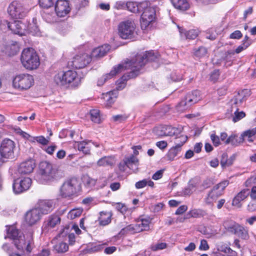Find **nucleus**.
<instances>
[{
    "label": "nucleus",
    "instance_id": "nucleus-1",
    "mask_svg": "<svg viewBox=\"0 0 256 256\" xmlns=\"http://www.w3.org/2000/svg\"><path fill=\"white\" fill-rule=\"evenodd\" d=\"M63 176L62 172L46 161L41 162L35 176L36 180L42 184H48Z\"/></svg>",
    "mask_w": 256,
    "mask_h": 256
},
{
    "label": "nucleus",
    "instance_id": "nucleus-2",
    "mask_svg": "<svg viewBox=\"0 0 256 256\" xmlns=\"http://www.w3.org/2000/svg\"><path fill=\"white\" fill-rule=\"evenodd\" d=\"M159 54L154 51H148L137 54L135 58L129 62H126L124 64L127 65V70L130 69L129 76L135 78L140 74V68L148 62H156Z\"/></svg>",
    "mask_w": 256,
    "mask_h": 256
},
{
    "label": "nucleus",
    "instance_id": "nucleus-3",
    "mask_svg": "<svg viewBox=\"0 0 256 256\" xmlns=\"http://www.w3.org/2000/svg\"><path fill=\"white\" fill-rule=\"evenodd\" d=\"M81 190L80 180L76 178L66 180L59 188V196L68 200H72Z\"/></svg>",
    "mask_w": 256,
    "mask_h": 256
},
{
    "label": "nucleus",
    "instance_id": "nucleus-4",
    "mask_svg": "<svg viewBox=\"0 0 256 256\" xmlns=\"http://www.w3.org/2000/svg\"><path fill=\"white\" fill-rule=\"evenodd\" d=\"M20 60L22 66L29 70H36L40 64L39 56L36 50L32 48L23 50Z\"/></svg>",
    "mask_w": 256,
    "mask_h": 256
},
{
    "label": "nucleus",
    "instance_id": "nucleus-5",
    "mask_svg": "<svg viewBox=\"0 0 256 256\" xmlns=\"http://www.w3.org/2000/svg\"><path fill=\"white\" fill-rule=\"evenodd\" d=\"M33 244V232L32 231L24 234L17 230V249L22 250L23 252L24 248H26L28 252H30Z\"/></svg>",
    "mask_w": 256,
    "mask_h": 256
},
{
    "label": "nucleus",
    "instance_id": "nucleus-6",
    "mask_svg": "<svg viewBox=\"0 0 256 256\" xmlns=\"http://www.w3.org/2000/svg\"><path fill=\"white\" fill-rule=\"evenodd\" d=\"M200 99V92L195 90L188 94L176 106L178 112H182L188 109L192 104L196 103Z\"/></svg>",
    "mask_w": 256,
    "mask_h": 256
},
{
    "label": "nucleus",
    "instance_id": "nucleus-7",
    "mask_svg": "<svg viewBox=\"0 0 256 256\" xmlns=\"http://www.w3.org/2000/svg\"><path fill=\"white\" fill-rule=\"evenodd\" d=\"M136 29L134 21L128 20L120 23L118 26V34L122 39L131 38L133 37Z\"/></svg>",
    "mask_w": 256,
    "mask_h": 256
},
{
    "label": "nucleus",
    "instance_id": "nucleus-8",
    "mask_svg": "<svg viewBox=\"0 0 256 256\" xmlns=\"http://www.w3.org/2000/svg\"><path fill=\"white\" fill-rule=\"evenodd\" d=\"M140 24L142 28L146 29L156 19V9L148 2V6L142 10Z\"/></svg>",
    "mask_w": 256,
    "mask_h": 256
},
{
    "label": "nucleus",
    "instance_id": "nucleus-9",
    "mask_svg": "<svg viewBox=\"0 0 256 256\" xmlns=\"http://www.w3.org/2000/svg\"><path fill=\"white\" fill-rule=\"evenodd\" d=\"M76 76L77 74L76 72L70 70L58 74L55 76L54 80L58 85L64 86L76 81L78 79Z\"/></svg>",
    "mask_w": 256,
    "mask_h": 256
},
{
    "label": "nucleus",
    "instance_id": "nucleus-10",
    "mask_svg": "<svg viewBox=\"0 0 256 256\" xmlns=\"http://www.w3.org/2000/svg\"><path fill=\"white\" fill-rule=\"evenodd\" d=\"M128 70H131L130 69ZM130 71L128 72V74H124L121 78L120 80L118 81L116 84V90L110 91L109 92L106 93V97L107 98L106 102L108 105H110L114 102L115 98H116V92L117 90H122L126 86L125 82L129 78H132L129 76Z\"/></svg>",
    "mask_w": 256,
    "mask_h": 256
},
{
    "label": "nucleus",
    "instance_id": "nucleus-11",
    "mask_svg": "<svg viewBox=\"0 0 256 256\" xmlns=\"http://www.w3.org/2000/svg\"><path fill=\"white\" fill-rule=\"evenodd\" d=\"M228 184L229 182L228 180H224L214 186L208 195V197L206 198V202L210 204L212 202L211 200H216L222 195L224 190Z\"/></svg>",
    "mask_w": 256,
    "mask_h": 256
},
{
    "label": "nucleus",
    "instance_id": "nucleus-12",
    "mask_svg": "<svg viewBox=\"0 0 256 256\" xmlns=\"http://www.w3.org/2000/svg\"><path fill=\"white\" fill-rule=\"evenodd\" d=\"M14 142L10 139H4L0 147V154L3 158H10L14 156Z\"/></svg>",
    "mask_w": 256,
    "mask_h": 256
},
{
    "label": "nucleus",
    "instance_id": "nucleus-13",
    "mask_svg": "<svg viewBox=\"0 0 256 256\" xmlns=\"http://www.w3.org/2000/svg\"><path fill=\"white\" fill-rule=\"evenodd\" d=\"M92 60L91 56L86 53L76 54L72 61V66L76 69L85 68Z\"/></svg>",
    "mask_w": 256,
    "mask_h": 256
},
{
    "label": "nucleus",
    "instance_id": "nucleus-14",
    "mask_svg": "<svg viewBox=\"0 0 256 256\" xmlns=\"http://www.w3.org/2000/svg\"><path fill=\"white\" fill-rule=\"evenodd\" d=\"M40 212L35 207L28 210L24 215V221L29 226L36 224L42 218Z\"/></svg>",
    "mask_w": 256,
    "mask_h": 256
},
{
    "label": "nucleus",
    "instance_id": "nucleus-15",
    "mask_svg": "<svg viewBox=\"0 0 256 256\" xmlns=\"http://www.w3.org/2000/svg\"><path fill=\"white\" fill-rule=\"evenodd\" d=\"M186 136H182L178 138H176V145L174 147L172 148L166 154V157L170 160H173L174 158L178 156L181 152V147L186 140Z\"/></svg>",
    "mask_w": 256,
    "mask_h": 256
},
{
    "label": "nucleus",
    "instance_id": "nucleus-16",
    "mask_svg": "<svg viewBox=\"0 0 256 256\" xmlns=\"http://www.w3.org/2000/svg\"><path fill=\"white\" fill-rule=\"evenodd\" d=\"M35 208L40 212L42 216L50 213L54 208V202L51 200H40Z\"/></svg>",
    "mask_w": 256,
    "mask_h": 256
},
{
    "label": "nucleus",
    "instance_id": "nucleus-17",
    "mask_svg": "<svg viewBox=\"0 0 256 256\" xmlns=\"http://www.w3.org/2000/svg\"><path fill=\"white\" fill-rule=\"evenodd\" d=\"M18 82V88L20 90L30 88L34 82L32 76L30 74H22L17 76Z\"/></svg>",
    "mask_w": 256,
    "mask_h": 256
},
{
    "label": "nucleus",
    "instance_id": "nucleus-18",
    "mask_svg": "<svg viewBox=\"0 0 256 256\" xmlns=\"http://www.w3.org/2000/svg\"><path fill=\"white\" fill-rule=\"evenodd\" d=\"M124 70H127V65L124 64V63L114 66L109 74H107L106 75L103 76L98 80L97 82L98 86H102L108 78H112L116 74L123 72Z\"/></svg>",
    "mask_w": 256,
    "mask_h": 256
},
{
    "label": "nucleus",
    "instance_id": "nucleus-19",
    "mask_svg": "<svg viewBox=\"0 0 256 256\" xmlns=\"http://www.w3.org/2000/svg\"><path fill=\"white\" fill-rule=\"evenodd\" d=\"M227 230L244 240L249 238L248 230L246 228L236 222L232 224L227 227Z\"/></svg>",
    "mask_w": 256,
    "mask_h": 256
},
{
    "label": "nucleus",
    "instance_id": "nucleus-20",
    "mask_svg": "<svg viewBox=\"0 0 256 256\" xmlns=\"http://www.w3.org/2000/svg\"><path fill=\"white\" fill-rule=\"evenodd\" d=\"M69 3L66 0H58L55 5V11L58 16L64 17L70 12Z\"/></svg>",
    "mask_w": 256,
    "mask_h": 256
},
{
    "label": "nucleus",
    "instance_id": "nucleus-21",
    "mask_svg": "<svg viewBox=\"0 0 256 256\" xmlns=\"http://www.w3.org/2000/svg\"><path fill=\"white\" fill-rule=\"evenodd\" d=\"M242 99H238V98H235L231 100L232 108L230 112H234V116H233L232 120L236 122L240 120L242 118H244L246 116L245 113L243 112H238V106L242 102Z\"/></svg>",
    "mask_w": 256,
    "mask_h": 256
},
{
    "label": "nucleus",
    "instance_id": "nucleus-22",
    "mask_svg": "<svg viewBox=\"0 0 256 256\" xmlns=\"http://www.w3.org/2000/svg\"><path fill=\"white\" fill-rule=\"evenodd\" d=\"M60 218L56 214H52L50 216L43 224L42 230H48L50 228H54L60 222Z\"/></svg>",
    "mask_w": 256,
    "mask_h": 256
},
{
    "label": "nucleus",
    "instance_id": "nucleus-23",
    "mask_svg": "<svg viewBox=\"0 0 256 256\" xmlns=\"http://www.w3.org/2000/svg\"><path fill=\"white\" fill-rule=\"evenodd\" d=\"M35 166L34 160L32 159H29L20 164L18 170L20 173L28 174L33 172Z\"/></svg>",
    "mask_w": 256,
    "mask_h": 256
},
{
    "label": "nucleus",
    "instance_id": "nucleus-24",
    "mask_svg": "<svg viewBox=\"0 0 256 256\" xmlns=\"http://www.w3.org/2000/svg\"><path fill=\"white\" fill-rule=\"evenodd\" d=\"M148 6V1L138 3L134 2H128L126 4V7L131 12L136 13L142 12V10Z\"/></svg>",
    "mask_w": 256,
    "mask_h": 256
},
{
    "label": "nucleus",
    "instance_id": "nucleus-25",
    "mask_svg": "<svg viewBox=\"0 0 256 256\" xmlns=\"http://www.w3.org/2000/svg\"><path fill=\"white\" fill-rule=\"evenodd\" d=\"M110 46L109 44H104L93 50L91 53V57L100 58L104 56L110 50Z\"/></svg>",
    "mask_w": 256,
    "mask_h": 256
},
{
    "label": "nucleus",
    "instance_id": "nucleus-26",
    "mask_svg": "<svg viewBox=\"0 0 256 256\" xmlns=\"http://www.w3.org/2000/svg\"><path fill=\"white\" fill-rule=\"evenodd\" d=\"M116 162L114 156H104L97 161L96 166L99 167H112L115 164Z\"/></svg>",
    "mask_w": 256,
    "mask_h": 256
},
{
    "label": "nucleus",
    "instance_id": "nucleus-27",
    "mask_svg": "<svg viewBox=\"0 0 256 256\" xmlns=\"http://www.w3.org/2000/svg\"><path fill=\"white\" fill-rule=\"evenodd\" d=\"M28 25L26 20H17V34L20 36H25L28 33Z\"/></svg>",
    "mask_w": 256,
    "mask_h": 256
},
{
    "label": "nucleus",
    "instance_id": "nucleus-28",
    "mask_svg": "<svg viewBox=\"0 0 256 256\" xmlns=\"http://www.w3.org/2000/svg\"><path fill=\"white\" fill-rule=\"evenodd\" d=\"M198 180L196 179L190 180L186 187L182 190V194L184 196H190L194 191H195L198 184Z\"/></svg>",
    "mask_w": 256,
    "mask_h": 256
},
{
    "label": "nucleus",
    "instance_id": "nucleus-29",
    "mask_svg": "<svg viewBox=\"0 0 256 256\" xmlns=\"http://www.w3.org/2000/svg\"><path fill=\"white\" fill-rule=\"evenodd\" d=\"M248 194V192L246 190L240 192L233 199L232 205L238 208H240L242 206L241 202L247 197Z\"/></svg>",
    "mask_w": 256,
    "mask_h": 256
},
{
    "label": "nucleus",
    "instance_id": "nucleus-30",
    "mask_svg": "<svg viewBox=\"0 0 256 256\" xmlns=\"http://www.w3.org/2000/svg\"><path fill=\"white\" fill-rule=\"evenodd\" d=\"M139 226L138 225H136V224H130L124 228H122L120 232V234L121 235H124L126 234H134L135 233H138L140 232V229Z\"/></svg>",
    "mask_w": 256,
    "mask_h": 256
},
{
    "label": "nucleus",
    "instance_id": "nucleus-31",
    "mask_svg": "<svg viewBox=\"0 0 256 256\" xmlns=\"http://www.w3.org/2000/svg\"><path fill=\"white\" fill-rule=\"evenodd\" d=\"M172 3L175 8L185 11L190 8V4L188 0H171Z\"/></svg>",
    "mask_w": 256,
    "mask_h": 256
},
{
    "label": "nucleus",
    "instance_id": "nucleus-32",
    "mask_svg": "<svg viewBox=\"0 0 256 256\" xmlns=\"http://www.w3.org/2000/svg\"><path fill=\"white\" fill-rule=\"evenodd\" d=\"M32 184V180L29 178H24L20 182L19 186L17 188V194L28 190Z\"/></svg>",
    "mask_w": 256,
    "mask_h": 256
},
{
    "label": "nucleus",
    "instance_id": "nucleus-33",
    "mask_svg": "<svg viewBox=\"0 0 256 256\" xmlns=\"http://www.w3.org/2000/svg\"><path fill=\"white\" fill-rule=\"evenodd\" d=\"M178 28L179 32L182 38H186V39L194 40L198 36V32L196 30H190L188 31H185L181 27L178 26Z\"/></svg>",
    "mask_w": 256,
    "mask_h": 256
},
{
    "label": "nucleus",
    "instance_id": "nucleus-34",
    "mask_svg": "<svg viewBox=\"0 0 256 256\" xmlns=\"http://www.w3.org/2000/svg\"><path fill=\"white\" fill-rule=\"evenodd\" d=\"M6 235L4 238L6 239L9 238L12 240V244L14 246H16V226L12 225L10 226H6Z\"/></svg>",
    "mask_w": 256,
    "mask_h": 256
},
{
    "label": "nucleus",
    "instance_id": "nucleus-35",
    "mask_svg": "<svg viewBox=\"0 0 256 256\" xmlns=\"http://www.w3.org/2000/svg\"><path fill=\"white\" fill-rule=\"evenodd\" d=\"M112 214L110 212H101L98 218L99 224L101 226H106L111 222Z\"/></svg>",
    "mask_w": 256,
    "mask_h": 256
},
{
    "label": "nucleus",
    "instance_id": "nucleus-36",
    "mask_svg": "<svg viewBox=\"0 0 256 256\" xmlns=\"http://www.w3.org/2000/svg\"><path fill=\"white\" fill-rule=\"evenodd\" d=\"M6 28L10 30L13 34H16V22H8L7 20H0V29L2 30H4Z\"/></svg>",
    "mask_w": 256,
    "mask_h": 256
},
{
    "label": "nucleus",
    "instance_id": "nucleus-37",
    "mask_svg": "<svg viewBox=\"0 0 256 256\" xmlns=\"http://www.w3.org/2000/svg\"><path fill=\"white\" fill-rule=\"evenodd\" d=\"M243 142V138L242 136V135L240 136H238L235 134H232L226 139L225 141V144H231L232 146H237Z\"/></svg>",
    "mask_w": 256,
    "mask_h": 256
},
{
    "label": "nucleus",
    "instance_id": "nucleus-38",
    "mask_svg": "<svg viewBox=\"0 0 256 256\" xmlns=\"http://www.w3.org/2000/svg\"><path fill=\"white\" fill-rule=\"evenodd\" d=\"M256 134V127L251 130H247L244 132L241 135L244 140V138H247L249 142L254 141L253 137Z\"/></svg>",
    "mask_w": 256,
    "mask_h": 256
},
{
    "label": "nucleus",
    "instance_id": "nucleus-39",
    "mask_svg": "<svg viewBox=\"0 0 256 256\" xmlns=\"http://www.w3.org/2000/svg\"><path fill=\"white\" fill-rule=\"evenodd\" d=\"M54 248L58 253H64L68 250V246L66 242H60L54 246Z\"/></svg>",
    "mask_w": 256,
    "mask_h": 256
},
{
    "label": "nucleus",
    "instance_id": "nucleus-40",
    "mask_svg": "<svg viewBox=\"0 0 256 256\" xmlns=\"http://www.w3.org/2000/svg\"><path fill=\"white\" fill-rule=\"evenodd\" d=\"M77 146L78 150L82 151L84 154H90V148L88 146V142L86 141L78 142Z\"/></svg>",
    "mask_w": 256,
    "mask_h": 256
},
{
    "label": "nucleus",
    "instance_id": "nucleus-41",
    "mask_svg": "<svg viewBox=\"0 0 256 256\" xmlns=\"http://www.w3.org/2000/svg\"><path fill=\"white\" fill-rule=\"evenodd\" d=\"M8 14L13 19V22H16V2H12L8 8Z\"/></svg>",
    "mask_w": 256,
    "mask_h": 256
},
{
    "label": "nucleus",
    "instance_id": "nucleus-42",
    "mask_svg": "<svg viewBox=\"0 0 256 256\" xmlns=\"http://www.w3.org/2000/svg\"><path fill=\"white\" fill-rule=\"evenodd\" d=\"M124 160L127 163V167L130 168H131L133 164L136 166H138V158L134 155H131L129 157H125Z\"/></svg>",
    "mask_w": 256,
    "mask_h": 256
},
{
    "label": "nucleus",
    "instance_id": "nucleus-43",
    "mask_svg": "<svg viewBox=\"0 0 256 256\" xmlns=\"http://www.w3.org/2000/svg\"><path fill=\"white\" fill-rule=\"evenodd\" d=\"M150 223V220L148 218H143L142 219L140 222H138V223L136 224V225H138L139 226L140 232L143 230H146L149 229V224Z\"/></svg>",
    "mask_w": 256,
    "mask_h": 256
},
{
    "label": "nucleus",
    "instance_id": "nucleus-44",
    "mask_svg": "<svg viewBox=\"0 0 256 256\" xmlns=\"http://www.w3.org/2000/svg\"><path fill=\"white\" fill-rule=\"evenodd\" d=\"M90 118L92 122L99 124L101 122L100 111L98 110H92L90 111Z\"/></svg>",
    "mask_w": 256,
    "mask_h": 256
},
{
    "label": "nucleus",
    "instance_id": "nucleus-45",
    "mask_svg": "<svg viewBox=\"0 0 256 256\" xmlns=\"http://www.w3.org/2000/svg\"><path fill=\"white\" fill-rule=\"evenodd\" d=\"M108 244V242H105L102 244L93 245L90 248H89L88 251L90 252H98L104 249L106 246Z\"/></svg>",
    "mask_w": 256,
    "mask_h": 256
},
{
    "label": "nucleus",
    "instance_id": "nucleus-46",
    "mask_svg": "<svg viewBox=\"0 0 256 256\" xmlns=\"http://www.w3.org/2000/svg\"><path fill=\"white\" fill-rule=\"evenodd\" d=\"M167 247V244L166 242H158L157 243L152 244L150 246V249L152 251H158L164 250Z\"/></svg>",
    "mask_w": 256,
    "mask_h": 256
},
{
    "label": "nucleus",
    "instance_id": "nucleus-47",
    "mask_svg": "<svg viewBox=\"0 0 256 256\" xmlns=\"http://www.w3.org/2000/svg\"><path fill=\"white\" fill-rule=\"evenodd\" d=\"M82 212V210L81 208L73 209L68 213V218L71 220L74 219L80 216Z\"/></svg>",
    "mask_w": 256,
    "mask_h": 256
},
{
    "label": "nucleus",
    "instance_id": "nucleus-48",
    "mask_svg": "<svg viewBox=\"0 0 256 256\" xmlns=\"http://www.w3.org/2000/svg\"><path fill=\"white\" fill-rule=\"evenodd\" d=\"M166 132L164 134L166 136H174L179 133V130L178 128L172 127L171 126H167L166 128Z\"/></svg>",
    "mask_w": 256,
    "mask_h": 256
},
{
    "label": "nucleus",
    "instance_id": "nucleus-49",
    "mask_svg": "<svg viewBox=\"0 0 256 256\" xmlns=\"http://www.w3.org/2000/svg\"><path fill=\"white\" fill-rule=\"evenodd\" d=\"M28 32L31 33L33 35H38L39 34V28L38 26L33 22L32 24L28 25Z\"/></svg>",
    "mask_w": 256,
    "mask_h": 256
},
{
    "label": "nucleus",
    "instance_id": "nucleus-50",
    "mask_svg": "<svg viewBox=\"0 0 256 256\" xmlns=\"http://www.w3.org/2000/svg\"><path fill=\"white\" fill-rule=\"evenodd\" d=\"M207 54V50L206 48L201 46L200 47L194 52V55L196 57L201 58Z\"/></svg>",
    "mask_w": 256,
    "mask_h": 256
},
{
    "label": "nucleus",
    "instance_id": "nucleus-51",
    "mask_svg": "<svg viewBox=\"0 0 256 256\" xmlns=\"http://www.w3.org/2000/svg\"><path fill=\"white\" fill-rule=\"evenodd\" d=\"M55 0H39V4L41 7L48 8L54 5Z\"/></svg>",
    "mask_w": 256,
    "mask_h": 256
},
{
    "label": "nucleus",
    "instance_id": "nucleus-52",
    "mask_svg": "<svg viewBox=\"0 0 256 256\" xmlns=\"http://www.w3.org/2000/svg\"><path fill=\"white\" fill-rule=\"evenodd\" d=\"M112 206L119 212L122 214H124L127 211V208L124 204L118 202L114 203Z\"/></svg>",
    "mask_w": 256,
    "mask_h": 256
},
{
    "label": "nucleus",
    "instance_id": "nucleus-53",
    "mask_svg": "<svg viewBox=\"0 0 256 256\" xmlns=\"http://www.w3.org/2000/svg\"><path fill=\"white\" fill-rule=\"evenodd\" d=\"M28 10L26 8H24L22 6H17V13L18 12V17L17 16V18L22 19L23 18L25 17L28 13Z\"/></svg>",
    "mask_w": 256,
    "mask_h": 256
},
{
    "label": "nucleus",
    "instance_id": "nucleus-54",
    "mask_svg": "<svg viewBox=\"0 0 256 256\" xmlns=\"http://www.w3.org/2000/svg\"><path fill=\"white\" fill-rule=\"evenodd\" d=\"M242 36V34L240 30H235L230 36L231 39H240Z\"/></svg>",
    "mask_w": 256,
    "mask_h": 256
},
{
    "label": "nucleus",
    "instance_id": "nucleus-55",
    "mask_svg": "<svg viewBox=\"0 0 256 256\" xmlns=\"http://www.w3.org/2000/svg\"><path fill=\"white\" fill-rule=\"evenodd\" d=\"M17 134H19L24 140H28L30 136L25 132L22 131L20 128H17Z\"/></svg>",
    "mask_w": 256,
    "mask_h": 256
},
{
    "label": "nucleus",
    "instance_id": "nucleus-56",
    "mask_svg": "<svg viewBox=\"0 0 256 256\" xmlns=\"http://www.w3.org/2000/svg\"><path fill=\"white\" fill-rule=\"evenodd\" d=\"M36 141L42 145H47L49 142L48 140L46 139L44 136H38L36 138Z\"/></svg>",
    "mask_w": 256,
    "mask_h": 256
},
{
    "label": "nucleus",
    "instance_id": "nucleus-57",
    "mask_svg": "<svg viewBox=\"0 0 256 256\" xmlns=\"http://www.w3.org/2000/svg\"><path fill=\"white\" fill-rule=\"evenodd\" d=\"M70 234L69 227L66 226L59 234V236L62 238L68 237Z\"/></svg>",
    "mask_w": 256,
    "mask_h": 256
},
{
    "label": "nucleus",
    "instance_id": "nucleus-58",
    "mask_svg": "<svg viewBox=\"0 0 256 256\" xmlns=\"http://www.w3.org/2000/svg\"><path fill=\"white\" fill-rule=\"evenodd\" d=\"M126 6V4L123 1H118L115 2L114 8L116 10H121Z\"/></svg>",
    "mask_w": 256,
    "mask_h": 256
},
{
    "label": "nucleus",
    "instance_id": "nucleus-59",
    "mask_svg": "<svg viewBox=\"0 0 256 256\" xmlns=\"http://www.w3.org/2000/svg\"><path fill=\"white\" fill-rule=\"evenodd\" d=\"M219 76H220L219 70H214L212 72V74H210V78L211 80L215 82L218 78Z\"/></svg>",
    "mask_w": 256,
    "mask_h": 256
},
{
    "label": "nucleus",
    "instance_id": "nucleus-60",
    "mask_svg": "<svg viewBox=\"0 0 256 256\" xmlns=\"http://www.w3.org/2000/svg\"><path fill=\"white\" fill-rule=\"evenodd\" d=\"M147 185V180L144 179L136 182L135 184L136 188L138 189L142 188Z\"/></svg>",
    "mask_w": 256,
    "mask_h": 256
},
{
    "label": "nucleus",
    "instance_id": "nucleus-61",
    "mask_svg": "<svg viewBox=\"0 0 256 256\" xmlns=\"http://www.w3.org/2000/svg\"><path fill=\"white\" fill-rule=\"evenodd\" d=\"M104 248V252L107 254H111L115 252L117 250L116 247L114 246L106 247Z\"/></svg>",
    "mask_w": 256,
    "mask_h": 256
},
{
    "label": "nucleus",
    "instance_id": "nucleus-62",
    "mask_svg": "<svg viewBox=\"0 0 256 256\" xmlns=\"http://www.w3.org/2000/svg\"><path fill=\"white\" fill-rule=\"evenodd\" d=\"M96 180L92 178L89 176L86 178V183L88 186L91 187L94 186L96 184Z\"/></svg>",
    "mask_w": 256,
    "mask_h": 256
},
{
    "label": "nucleus",
    "instance_id": "nucleus-63",
    "mask_svg": "<svg viewBox=\"0 0 256 256\" xmlns=\"http://www.w3.org/2000/svg\"><path fill=\"white\" fill-rule=\"evenodd\" d=\"M199 248L200 250H206L209 249V246L208 244L207 241L205 240H202L200 242V244Z\"/></svg>",
    "mask_w": 256,
    "mask_h": 256
},
{
    "label": "nucleus",
    "instance_id": "nucleus-64",
    "mask_svg": "<svg viewBox=\"0 0 256 256\" xmlns=\"http://www.w3.org/2000/svg\"><path fill=\"white\" fill-rule=\"evenodd\" d=\"M212 184V181L209 178H206L203 181L201 186L202 189H206L209 188Z\"/></svg>",
    "mask_w": 256,
    "mask_h": 256
}]
</instances>
